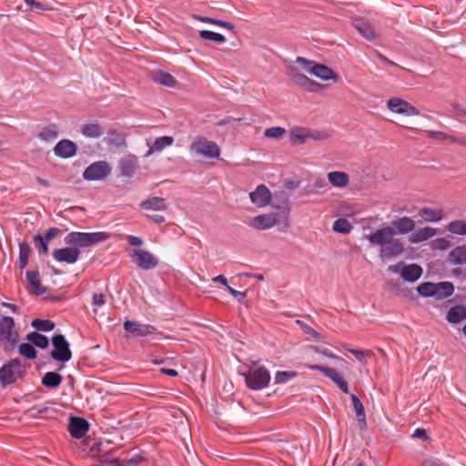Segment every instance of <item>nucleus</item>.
<instances>
[{
	"instance_id": "f257e3e1",
	"label": "nucleus",
	"mask_w": 466,
	"mask_h": 466,
	"mask_svg": "<svg viewBox=\"0 0 466 466\" xmlns=\"http://www.w3.org/2000/svg\"><path fill=\"white\" fill-rule=\"evenodd\" d=\"M109 238H111V234L106 231L70 232L65 238V242L70 247L55 249L53 258L58 262L74 264L79 259L80 248L91 247Z\"/></svg>"
},
{
	"instance_id": "f03ea898",
	"label": "nucleus",
	"mask_w": 466,
	"mask_h": 466,
	"mask_svg": "<svg viewBox=\"0 0 466 466\" xmlns=\"http://www.w3.org/2000/svg\"><path fill=\"white\" fill-rule=\"evenodd\" d=\"M396 230L390 226L376 229L369 237V242L373 246L380 247V257L383 260H390L400 256L404 252V243L394 238Z\"/></svg>"
},
{
	"instance_id": "7ed1b4c3",
	"label": "nucleus",
	"mask_w": 466,
	"mask_h": 466,
	"mask_svg": "<svg viewBox=\"0 0 466 466\" xmlns=\"http://www.w3.org/2000/svg\"><path fill=\"white\" fill-rule=\"evenodd\" d=\"M250 226L258 230L277 226L279 231L285 232L289 227V209L285 208L279 212L256 216L252 218Z\"/></svg>"
},
{
	"instance_id": "20e7f679",
	"label": "nucleus",
	"mask_w": 466,
	"mask_h": 466,
	"mask_svg": "<svg viewBox=\"0 0 466 466\" xmlns=\"http://www.w3.org/2000/svg\"><path fill=\"white\" fill-rule=\"evenodd\" d=\"M0 341L5 350H14L18 342V331L12 317L0 315Z\"/></svg>"
},
{
	"instance_id": "39448f33",
	"label": "nucleus",
	"mask_w": 466,
	"mask_h": 466,
	"mask_svg": "<svg viewBox=\"0 0 466 466\" xmlns=\"http://www.w3.org/2000/svg\"><path fill=\"white\" fill-rule=\"evenodd\" d=\"M296 62L301 66L303 69L323 81H337L338 79V76L334 73V71L325 65L318 64L315 61L309 60L301 56L297 57Z\"/></svg>"
},
{
	"instance_id": "423d86ee",
	"label": "nucleus",
	"mask_w": 466,
	"mask_h": 466,
	"mask_svg": "<svg viewBox=\"0 0 466 466\" xmlns=\"http://www.w3.org/2000/svg\"><path fill=\"white\" fill-rule=\"evenodd\" d=\"M190 150L208 158H218L220 156V148L218 144L201 136L196 137L190 146Z\"/></svg>"
},
{
	"instance_id": "0eeeda50",
	"label": "nucleus",
	"mask_w": 466,
	"mask_h": 466,
	"mask_svg": "<svg viewBox=\"0 0 466 466\" xmlns=\"http://www.w3.org/2000/svg\"><path fill=\"white\" fill-rule=\"evenodd\" d=\"M248 387L254 390L266 388L270 381V374L265 367L251 369L245 375Z\"/></svg>"
},
{
	"instance_id": "6e6552de",
	"label": "nucleus",
	"mask_w": 466,
	"mask_h": 466,
	"mask_svg": "<svg viewBox=\"0 0 466 466\" xmlns=\"http://www.w3.org/2000/svg\"><path fill=\"white\" fill-rule=\"evenodd\" d=\"M54 350L51 351V358L56 361L67 362L72 358L69 343L62 334H56L52 338Z\"/></svg>"
},
{
	"instance_id": "1a4fd4ad",
	"label": "nucleus",
	"mask_w": 466,
	"mask_h": 466,
	"mask_svg": "<svg viewBox=\"0 0 466 466\" xmlns=\"http://www.w3.org/2000/svg\"><path fill=\"white\" fill-rule=\"evenodd\" d=\"M24 372L21 361L13 359L0 368V382L5 385L14 383Z\"/></svg>"
},
{
	"instance_id": "9d476101",
	"label": "nucleus",
	"mask_w": 466,
	"mask_h": 466,
	"mask_svg": "<svg viewBox=\"0 0 466 466\" xmlns=\"http://www.w3.org/2000/svg\"><path fill=\"white\" fill-rule=\"evenodd\" d=\"M111 167L106 161H96L89 165L83 173L86 181L104 180L111 173Z\"/></svg>"
},
{
	"instance_id": "9b49d317",
	"label": "nucleus",
	"mask_w": 466,
	"mask_h": 466,
	"mask_svg": "<svg viewBox=\"0 0 466 466\" xmlns=\"http://www.w3.org/2000/svg\"><path fill=\"white\" fill-rule=\"evenodd\" d=\"M129 256L136 265L144 270L153 269L158 265V260L150 252L144 249H134Z\"/></svg>"
},
{
	"instance_id": "f8f14e48",
	"label": "nucleus",
	"mask_w": 466,
	"mask_h": 466,
	"mask_svg": "<svg viewBox=\"0 0 466 466\" xmlns=\"http://www.w3.org/2000/svg\"><path fill=\"white\" fill-rule=\"evenodd\" d=\"M387 106L391 112L400 115L417 116L420 113L410 103L399 97L388 100Z\"/></svg>"
},
{
	"instance_id": "ddd939ff",
	"label": "nucleus",
	"mask_w": 466,
	"mask_h": 466,
	"mask_svg": "<svg viewBox=\"0 0 466 466\" xmlns=\"http://www.w3.org/2000/svg\"><path fill=\"white\" fill-rule=\"evenodd\" d=\"M120 175L132 178L138 169V158L133 154L124 156L118 162Z\"/></svg>"
},
{
	"instance_id": "4468645a",
	"label": "nucleus",
	"mask_w": 466,
	"mask_h": 466,
	"mask_svg": "<svg viewBox=\"0 0 466 466\" xmlns=\"http://www.w3.org/2000/svg\"><path fill=\"white\" fill-rule=\"evenodd\" d=\"M124 329L130 335L137 337H147L157 332V329L150 324H139L132 320H126Z\"/></svg>"
},
{
	"instance_id": "2eb2a0df",
	"label": "nucleus",
	"mask_w": 466,
	"mask_h": 466,
	"mask_svg": "<svg viewBox=\"0 0 466 466\" xmlns=\"http://www.w3.org/2000/svg\"><path fill=\"white\" fill-rule=\"evenodd\" d=\"M250 201L258 208H264L270 203L271 192L265 185H258L257 188L249 194Z\"/></svg>"
},
{
	"instance_id": "dca6fc26",
	"label": "nucleus",
	"mask_w": 466,
	"mask_h": 466,
	"mask_svg": "<svg viewBox=\"0 0 466 466\" xmlns=\"http://www.w3.org/2000/svg\"><path fill=\"white\" fill-rule=\"evenodd\" d=\"M76 144L69 139L60 140L54 147L55 155L61 158L72 157L76 154Z\"/></svg>"
},
{
	"instance_id": "f3484780",
	"label": "nucleus",
	"mask_w": 466,
	"mask_h": 466,
	"mask_svg": "<svg viewBox=\"0 0 466 466\" xmlns=\"http://www.w3.org/2000/svg\"><path fill=\"white\" fill-rule=\"evenodd\" d=\"M88 422L79 417H72L70 419L68 431L70 432V435L75 439H81L83 438L86 431H88Z\"/></svg>"
},
{
	"instance_id": "a211bd4d",
	"label": "nucleus",
	"mask_w": 466,
	"mask_h": 466,
	"mask_svg": "<svg viewBox=\"0 0 466 466\" xmlns=\"http://www.w3.org/2000/svg\"><path fill=\"white\" fill-rule=\"evenodd\" d=\"M415 221L410 217H401L394 219L390 227L396 230V234L406 235L415 228Z\"/></svg>"
},
{
	"instance_id": "6ab92c4d",
	"label": "nucleus",
	"mask_w": 466,
	"mask_h": 466,
	"mask_svg": "<svg viewBox=\"0 0 466 466\" xmlns=\"http://www.w3.org/2000/svg\"><path fill=\"white\" fill-rule=\"evenodd\" d=\"M140 208L151 211H164L167 208V203L161 197H149L139 204Z\"/></svg>"
},
{
	"instance_id": "aec40b11",
	"label": "nucleus",
	"mask_w": 466,
	"mask_h": 466,
	"mask_svg": "<svg viewBox=\"0 0 466 466\" xmlns=\"http://www.w3.org/2000/svg\"><path fill=\"white\" fill-rule=\"evenodd\" d=\"M422 274V268L417 264L404 265L400 271V277L407 282L417 281Z\"/></svg>"
},
{
	"instance_id": "412c9836",
	"label": "nucleus",
	"mask_w": 466,
	"mask_h": 466,
	"mask_svg": "<svg viewBox=\"0 0 466 466\" xmlns=\"http://www.w3.org/2000/svg\"><path fill=\"white\" fill-rule=\"evenodd\" d=\"M26 279L30 286V292L34 295H43L46 293V289L41 285L40 276L37 271H26Z\"/></svg>"
},
{
	"instance_id": "4be33fe9",
	"label": "nucleus",
	"mask_w": 466,
	"mask_h": 466,
	"mask_svg": "<svg viewBox=\"0 0 466 466\" xmlns=\"http://www.w3.org/2000/svg\"><path fill=\"white\" fill-rule=\"evenodd\" d=\"M174 138L169 136L160 137L155 139L154 143L149 147L145 157H149L155 153L161 152L165 147L172 146Z\"/></svg>"
},
{
	"instance_id": "5701e85b",
	"label": "nucleus",
	"mask_w": 466,
	"mask_h": 466,
	"mask_svg": "<svg viewBox=\"0 0 466 466\" xmlns=\"http://www.w3.org/2000/svg\"><path fill=\"white\" fill-rule=\"evenodd\" d=\"M354 27L358 32L367 40H373L376 37V34L373 26L363 19H355L353 22Z\"/></svg>"
},
{
	"instance_id": "b1692460",
	"label": "nucleus",
	"mask_w": 466,
	"mask_h": 466,
	"mask_svg": "<svg viewBox=\"0 0 466 466\" xmlns=\"http://www.w3.org/2000/svg\"><path fill=\"white\" fill-rule=\"evenodd\" d=\"M351 400L360 429L364 430L367 426L364 406L359 397L355 394H351Z\"/></svg>"
},
{
	"instance_id": "393cba45",
	"label": "nucleus",
	"mask_w": 466,
	"mask_h": 466,
	"mask_svg": "<svg viewBox=\"0 0 466 466\" xmlns=\"http://www.w3.org/2000/svg\"><path fill=\"white\" fill-rule=\"evenodd\" d=\"M329 182L336 187H345L350 183V177L343 171H332L328 173Z\"/></svg>"
},
{
	"instance_id": "a878e982",
	"label": "nucleus",
	"mask_w": 466,
	"mask_h": 466,
	"mask_svg": "<svg viewBox=\"0 0 466 466\" xmlns=\"http://www.w3.org/2000/svg\"><path fill=\"white\" fill-rule=\"evenodd\" d=\"M307 127L295 126L289 131V141L291 145H302L308 141Z\"/></svg>"
},
{
	"instance_id": "bb28decb",
	"label": "nucleus",
	"mask_w": 466,
	"mask_h": 466,
	"mask_svg": "<svg viewBox=\"0 0 466 466\" xmlns=\"http://www.w3.org/2000/svg\"><path fill=\"white\" fill-rule=\"evenodd\" d=\"M307 368L310 370H319L322 372L326 377L330 379L336 385L343 379L340 374L332 368L321 366L319 364H309Z\"/></svg>"
},
{
	"instance_id": "cd10ccee",
	"label": "nucleus",
	"mask_w": 466,
	"mask_h": 466,
	"mask_svg": "<svg viewBox=\"0 0 466 466\" xmlns=\"http://www.w3.org/2000/svg\"><path fill=\"white\" fill-rule=\"evenodd\" d=\"M307 368L310 370H319L322 372L326 377L330 379L336 385L343 379L340 374L332 368L321 366L319 364H309Z\"/></svg>"
},
{
	"instance_id": "c85d7f7f",
	"label": "nucleus",
	"mask_w": 466,
	"mask_h": 466,
	"mask_svg": "<svg viewBox=\"0 0 466 466\" xmlns=\"http://www.w3.org/2000/svg\"><path fill=\"white\" fill-rule=\"evenodd\" d=\"M466 319V307L463 305H457L451 307L446 315V319L450 323H459Z\"/></svg>"
},
{
	"instance_id": "c756f323",
	"label": "nucleus",
	"mask_w": 466,
	"mask_h": 466,
	"mask_svg": "<svg viewBox=\"0 0 466 466\" xmlns=\"http://www.w3.org/2000/svg\"><path fill=\"white\" fill-rule=\"evenodd\" d=\"M59 135L58 126L55 123L49 124L41 128L37 137L46 142H51L57 138Z\"/></svg>"
},
{
	"instance_id": "7c9ffc66",
	"label": "nucleus",
	"mask_w": 466,
	"mask_h": 466,
	"mask_svg": "<svg viewBox=\"0 0 466 466\" xmlns=\"http://www.w3.org/2000/svg\"><path fill=\"white\" fill-rule=\"evenodd\" d=\"M454 292V286L449 281L435 283V295L437 299H444L451 297Z\"/></svg>"
},
{
	"instance_id": "2f4dec72",
	"label": "nucleus",
	"mask_w": 466,
	"mask_h": 466,
	"mask_svg": "<svg viewBox=\"0 0 466 466\" xmlns=\"http://www.w3.org/2000/svg\"><path fill=\"white\" fill-rule=\"evenodd\" d=\"M103 133V128L96 122L85 124L81 128V134L87 138H98Z\"/></svg>"
},
{
	"instance_id": "473e14b6",
	"label": "nucleus",
	"mask_w": 466,
	"mask_h": 466,
	"mask_svg": "<svg viewBox=\"0 0 466 466\" xmlns=\"http://www.w3.org/2000/svg\"><path fill=\"white\" fill-rule=\"evenodd\" d=\"M448 260L453 265L466 264V246H459L453 248L449 253Z\"/></svg>"
},
{
	"instance_id": "72a5a7b5",
	"label": "nucleus",
	"mask_w": 466,
	"mask_h": 466,
	"mask_svg": "<svg viewBox=\"0 0 466 466\" xmlns=\"http://www.w3.org/2000/svg\"><path fill=\"white\" fill-rule=\"evenodd\" d=\"M436 230L430 227H425L418 229L410 238V241L413 244L420 243L430 239L434 237Z\"/></svg>"
},
{
	"instance_id": "f704fd0d",
	"label": "nucleus",
	"mask_w": 466,
	"mask_h": 466,
	"mask_svg": "<svg viewBox=\"0 0 466 466\" xmlns=\"http://www.w3.org/2000/svg\"><path fill=\"white\" fill-rule=\"evenodd\" d=\"M419 214L427 222H439L443 218V211L441 209L431 208H423L420 210Z\"/></svg>"
},
{
	"instance_id": "c9c22d12",
	"label": "nucleus",
	"mask_w": 466,
	"mask_h": 466,
	"mask_svg": "<svg viewBox=\"0 0 466 466\" xmlns=\"http://www.w3.org/2000/svg\"><path fill=\"white\" fill-rule=\"evenodd\" d=\"M63 380L60 374L55 371H48L42 377V384L49 389H55L58 387Z\"/></svg>"
},
{
	"instance_id": "e433bc0d",
	"label": "nucleus",
	"mask_w": 466,
	"mask_h": 466,
	"mask_svg": "<svg viewBox=\"0 0 466 466\" xmlns=\"http://www.w3.org/2000/svg\"><path fill=\"white\" fill-rule=\"evenodd\" d=\"M26 339L31 342L35 347L45 350L49 345L48 338L37 331H32L27 334Z\"/></svg>"
},
{
	"instance_id": "4c0bfd02",
	"label": "nucleus",
	"mask_w": 466,
	"mask_h": 466,
	"mask_svg": "<svg viewBox=\"0 0 466 466\" xmlns=\"http://www.w3.org/2000/svg\"><path fill=\"white\" fill-rule=\"evenodd\" d=\"M152 79L156 83H158L163 86H169V87L175 86V85L177 83L175 77L172 75L166 73L164 71L155 72L152 76Z\"/></svg>"
},
{
	"instance_id": "58836bf2",
	"label": "nucleus",
	"mask_w": 466,
	"mask_h": 466,
	"mask_svg": "<svg viewBox=\"0 0 466 466\" xmlns=\"http://www.w3.org/2000/svg\"><path fill=\"white\" fill-rule=\"evenodd\" d=\"M446 228L451 234L464 236L466 235V220H452L447 225Z\"/></svg>"
},
{
	"instance_id": "ea45409f",
	"label": "nucleus",
	"mask_w": 466,
	"mask_h": 466,
	"mask_svg": "<svg viewBox=\"0 0 466 466\" xmlns=\"http://www.w3.org/2000/svg\"><path fill=\"white\" fill-rule=\"evenodd\" d=\"M332 229L338 233L348 234L351 231L352 225L347 218H340L335 220Z\"/></svg>"
},
{
	"instance_id": "a19ab883",
	"label": "nucleus",
	"mask_w": 466,
	"mask_h": 466,
	"mask_svg": "<svg viewBox=\"0 0 466 466\" xmlns=\"http://www.w3.org/2000/svg\"><path fill=\"white\" fill-rule=\"evenodd\" d=\"M18 352L29 360H34L37 356V351L35 349V346L31 342L30 343H25V342L21 343L18 346Z\"/></svg>"
},
{
	"instance_id": "79ce46f5",
	"label": "nucleus",
	"mask_w": 466,
	"mask_h": 466,
	"mask_svg": "<svg viewBox=\"0 0 466 466\" xmlns=\"http://www.w3.org/2000/svg\"><path fill=\"white\" fill-rule=\"evenodd\" d=\"M30 247L26 243L19 244V268L24 269L28 264Z\"/></svg>"
},
{
	"instance_id": "37998d69",
	"label": "nucleus",
	"mask_w": 466,
	"mask_h": 466,
	"mask_svg": "<svg viewBox=\"0 0 466 466\" xmlns=\"http://www.w3.org/2000/svg\"><path fill=\"white\" fill-rule=\"evenodd\" d=\"M199 35L201 38L205 40L213 41L218 44H222L226 42V38L222 34L216 33L209 30H201L199 32Z\"/></svg>"
},
{
	"instance_id": "c03bdc74",
	"label": "nucleus",
	"mask_w": 466,
	"mask_h": 466,
	"mask_svg": "<svg viewBox=\"0 0 466 466\" xmlns=\"http://www.w3.org/2000/svg\"><path fill=\"white\" fill-rule=\"evenodd\" d=\"M344 349L350 352L362 365H367V358L370 357L371 351H364L361 350L352 349L348 345H344Z\"/></svg>"
},
{
	"instance_id": "a18cd8bd",
	"label": "nucleus",
	"mask_w": 466,
	"mask_h": 466,
	"mask_svg": "<svg viewBox=\"0 0 466 466\" xmlns=\"http://www.w3.org/2000/svg\"><path fill=\"white\" fill-rule=\"evenodd\" d=\"M418 293L425 298L434 297L435 295V283L423 282L420 283L417 288Z\"/></svg>"
},
{
	"instance_id": "49530a36",
	"label": "nucleus",
	"mask_w": 466,
	"mask_h": 466,
	"mask_svg": "<svg viewBox=\"0 0 466 466\" xmlns=\"http://www.w3.org/2000/svg\"><path fill=\"white\" fill-rule=\"evenodd\" d=\"M31 324L34 328L41 331H51L55 329V323L49 319H35Z\"/></svg>"
},
{
	"instance_id": "de8ad7c7",
	"label": "nucleus",
	"mask_w": 466,
	"mask_h": 466,
	"mask_svg": "<svg viewBox=\"0 0 466 466\" xmlns=\"http://www.w3.org/2000/svg\"><path fill=\"white\" fill-rule=\"evenodd\" d=\"M297 376V372L293 370L278 371L275 375V382L277 384L286 383Z\"/></svg>"
},
{
	"instance_id": "09e8293b",
	"label": "nucleus",
	"mask_w": 466,
	"mask_h": 466,
	"mask_svg": "<svg viewBox=\"0 0 466 466\" xmlns=\"http://www.w3.org/2000/svg\"><path fill=\"white\" fill-rule=\"evenodd\" d=\"M296 324L306 335H309V337L314 338L315 339H319L320 334L315 329L308 325L306 322L300 319H297Z\"/></svg>"
},
{
	"instance_id": "8fccbe9b",
	"label": "nucleus",
	"mask_w": 466,
	"mask_h": 466,
	"mask_svg": "<svg viewBox=\"0 0 466 466\" xmlns=\"http://www.w3.org/2000/svg\"><path fill=\"white\" fill-rule=\"evenodd\" d=\"M285 133L286 129L284 127H272L265 130L264 136L268 138L279 139L285 135Z\"/></svg>"
},
{
	"instance_id": "3c124183",
	"label": "nucleus",
	"mask_w": 466,
	"mask_h": 466,
	"mask_svg": "<svg viewBox=\"0 0 466 466\" xmlns=\"http://www.w3.org/2000/svg\"><path fill=\"white\" fill-rule=\"evenodd\" d=\"M428 137L433 139L438 140H451L452 142H458L461 145H464L465 142L462 140H456L454 137H451L450 135L441 132V131H429Z\"/></svg>"
},
{
	"instance_id": "603ef678",
	"label": "nucleus",
	"mask_w": 466,
	"mask_h": 466,
	"mask_svg": "<svg viewBox=\"0 0 466 466\" xmlns=\"http://www.w3.org/2000/svg\"><path fill=\"white\" fill-rule=\"evenodd\" d=\"M35 245L38 248L40 253H48V243L49 241H46V238H43L42 235H36L34 238Z\"/></svg>"
},
{
	"instance_id": "864d4df0",
	"label": "nucleus",
	"mask_w": 466,
	"mask_h": 466,
	"mask_svg": "<svg viewBox=\"0 0 466 466\" xmlns=\"http://www.w3.org/2000/svg\"><path fill=\"white\" fill-rule=\"evenodd\" d=\"M199 19L202 22L213 24V25H219V26L225 27V28L229 29V30H233L235 28L233 24H231L229 22H226V21H222V20H218V19H215V18H210V17H207V16L200 17Z\"/></svg>"
},
{
	"instance_id": "5fc2aeb1",
	"label": "nucleus",
	"mask_w": 466,
	"mask_h": 466,
	"mask_svg": "<svg viewBox=\"0 0 466 466\" xmlns=\"http://www.w3.org/2000/svg\"><path fill=\"white\" fill-rule=\"evenodd\" d=\"M291 78L296 84H298L300 86H303L304 88H306L307 85L309 83L310 80L309 77L300 73L293 74Z\"/></svg>"
},
{
	"instance_id": "6e6d98bb",
	"label": "nucleus",
	"mask_w": 466,
	"mask_h": 466,
	"mask_svg": "<svg viewBox=\"0 0 466 466\" xmlns=\"http://www.w3.org/2000/svg\"><path fill=\"white\" fill-rule=\"evenodd\" d=\"M310 349L314 352L322 354V355L326 356L329 359H336L337 358V356L332 351H330L329 349H327V348H324V347H321V346H310Z\"/></svg>"
},
{
	"instance_id": "4d7b16f0",
	"label": "nucleus",
	"mask_w": 466,
	"mask_h": 466,
	"mask_svg": "<svg viewBox=\"0 0 466 466\" xmlns=\"http://www.w3.org/2000/svg\"><path fill=\"white\" fill-rule=\"evenodd\" d=\"M307 137L309 139L313 140H323L327 137V135L321 131L307 128Z\"/></svg>"
},
{
	"instance_id": "13d9d810",
	"label": "nucleus",
	"mask_w": 466,
	"mask_h": 466,
	"mask_svg": "<svg viewBox=\"0 0 466 466\" xmlns=\"http://www.w3.org/2000/svg\"><path fill=\"white\" fill-rule=\"evenodd\" d=\"M305 89L309 92L319 93L322 91L323 86L310 79Z\"/></svg>"
},
{
	"instance_id": "bf43d9fd",
	"label": "nucleus",
	"mask_w": 466,
	"mask_h": 466,
	"mask_svg": "<svg viewBox=\"0 0 466 466\" xmlns=\"http://www.w3.org/2000/svg\"><path fill=\"white\" fill-rule=\"evenodd\" d=\"M60 232V229L58 228H50L46 230L45 236H43L44 238H46V241H49L53 238H55Z\"/></svg>"
},
{
	"instance_id": "052dcab7",
	"label": "nucleus",
	"mask_w": 466,
	"mask_h": 466,
	"mask_svg": "<svg viewBox=\"0 0 466 466\" xmlns=\"http://www.w3.org/2000/svg\"><path fill=\"white\" fill-rule=\"evenodd\" d=\"M97 466H119V460L116 458H108L100 460Z\"/></svg>"
},
{
	"instance_id": "680f3d73",
	"label": "nucleus",
	"mask_w": 466,
	"mask_h": 466,
	"mask_svg": "<svg viewBox=\"0 0 466 466\" xmlns=\"http://www.w3.org/2000/svg\"><path fill=\"white\" fill-rule=\"evenodd\" d=\"M127 242L133 247H141L143 245V239L140 237L128 235L127 237Z\"/></svg>"
},
{
	"instance_id": "e2e57ef3",
	"label": "nucleus",
	"mask_w": 466,
	"mask_h": 466,
	"mask_svg": "<svg viewBox=\"0 0 466 466\" xmlns=\"http://www.w3.org/2000/svg\"><path fill=\"white\" fill-rule=\"evenodd\" d=\"M228 291L239 302L243 301L246 298V293L236 290L232 287H228Z\"/></svg>"
},
{
	"instance_id": "0e129e2a",
	"label": "nucleus",
	"mask_w": 466,
	"mask_h": 466,
	"mask_svg": "<svg viewBox=\"0 0 466 466\" xmlns=\"http://www.w3.org/2000/svg\"><path fill=\"white\" fill-rule=\"evenodd\" d=\"M93 304L97 307H102L106 304V296L104 294H96L93 295Z\"/></svg>"
},
{
	"instance_id": "69168bd1",
	"label": "nucleus",
	"mask_w": 466,
	"mask_h": 466,
	"mask_svg": "<svg viewBox=\"0 0 466 466\" xmlns=\"http://www.w3.org/2000/svg\"><path fill=\"white\" fill-rule=\"evenodd\" d=\"M47 407L35 405L29 410L31 416H36L37 414L45 413L47 410Z\"/></svg>"
},
{
	"instance_id": "338daca9",
	"label": "nucleus",
	"mask_w": 466,
	"mask_h": 466,
	"mask_svg": "<svg viewBox=\"0 0 466 466\" xmlns=\"http://www.w3.org/2000/svg\"><path fill=\"white\" fill-rule=\"evenodd\" d=\"M453 112L459 116H466V108L459 104L452 105Z\"/></svg>"
},
{
	"instance_id": "774afa93",
	"label": "nucleus",
	"mask_w": 466,
	"mask_h": 466,
	"mask_svg": "<svg viewBox=\"0 0 466 466\" xmlns=\"http://www.w3.org/2000/svg\"><path fill=\"white\" fill-rule=\"evenodd\" d=\"M137 460L132 458L127 460L119 461V466H137Z\"/></svg>"
}]
</instances>
